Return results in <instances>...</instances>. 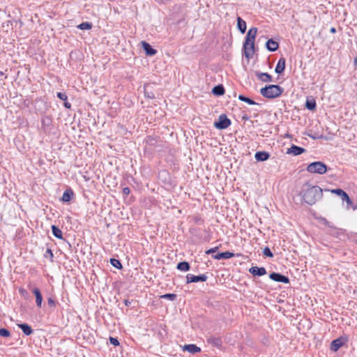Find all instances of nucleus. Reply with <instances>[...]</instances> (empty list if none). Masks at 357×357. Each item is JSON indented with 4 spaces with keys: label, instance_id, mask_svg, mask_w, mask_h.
Returning a JSON list of instances; mask_svg holds the SVG:
<instances>
[{
    "label": "nucleus",
    "instance_id": "a878e982",
    "mask_svg": "<svg viewBox=\"0 0 357 357\" xmlns=\"http://www.w3.org/2000/svg\"><path fill=\"white\" fill-rule=\"evenodd\" d=\"M177 268L181 271H188L190 269V265L186 261H182L178 264Z\"/></svg>",
    "mask_w": 357,
    "mask_h": 357
},
{
    "label": "nucleus",
    "instance_id": "20e7f679",
    "mask_svg": "<svg viewBox=\"0 0 357 357\" xmlns=\"http://www.w3.org/2000/svg\"><path fill=\"white\" fill-rule=\"evenodd\" d=\"M231 125L230 120L225 115H220L214 126L218 129H225Z\"/></svg>",
    "mask_w": 357,
    "mask_h": 357
},
{
    "label": "nucleus",
    "instance_id": "f704fd0d",
    "mask_svg": "<svg viewBox=\"0 0 357 357\" xmlns=\"http://www.w3.org/2000/svg\"><path fill=\"white\" fill-rule=\"evenodd\" d=\"M57 97H58L59 98H60L61 100H65V101H66V100H67V98H68V97H67V96L66 95V93H61V92H59V93H57Z\"/></svg>",
    "mask_w": 357,
    "mask_h": 357
},
{
    "label": "nucleus",
    "instance_id": "f03ea898",
    "mask_svg": "<svg viewBox=\"0 0 357 357\" xmlns=\"http://www.w3.org/2000/svg\"><path fill=\"white\" fill-rule=\"evenodd\" d=\"M283 92V89L278 85L271 84L265 86L260 90L261 94L267 98H275L280 96Z\"/></svg>",
    "mask_w": 357,
    "mask_h": 357
},
{
    "label": "nucleus",
    "instance_id": "cd10ccee",
    "mask_svg": "<svg viewBox=\"0 0 357 357\" xmlns=\"http://www.w3.org/2000/svg\"><path fill=\"white\" fill-rule=\"evenodd\" d=\"M77 28L82 30H89L92 28V24L90 22H82L77 26Z\"/></svg>",
    "mask_w": 357,
    "mask_h": 357
},
{
    "label": "nucleus",
    "instance_id": "9b49d317",
    "mask_svg": "<svg viewBox=\"0 0 357 357\" xmlns=\"http://www.w3.org/2000/svg\"><path fill=\"white\" fill-rule=\"evenodd\" d=\"M142 47L146 52V54L148 56H153L156 54V50L153 49L151 46L146 42L142 41L141 43Z\"/></svg>",
    "mask_w": 357,
    "mask_h": 357
},
{
    "label": "nucleus",
    "instance_id": "a19ab883",
    "mask_svg": "<svg viewBox=\"0 0 357 357\" xmlns=\"http://www.w3.org/2000/svg\"><path fill=\"white\" fill-rule=\"evenodd\" d=\"M47 252H48V254H50L51 257H52V256H53V254H52V252L51 250L48 249V250H47Z\"/></svg>",
    "mask_w": 357,
    "mask_h": 357
},
{
    "label": "nucleus",
    "instance_id": "393cba45",
    "mask_svg": "<svg viewBox=\"0 0 357 357\" xmlns=\"http://www.w3.org/2000/svg\"><path fill=\"white\" fill-rule=\"evenodd\" d=\"M52 234L53 235L59 238V239H62L63 238V234H62V231L60 229H59L57 227H56L55 225H52Z\"/></svg>",
    "mask_w": 357,
    "mask_h": 357
},
{
    "label": "nucleus",
    "instance_id": "0eeeda50",
    "mask_svg": "<svg viewBox=\"0 0 357 357\" xmlns=\"http://www.w3.org/2000/svg\"><path fill=\"white\" fill-rule=\"evenodd\" d=\"M270 278L274 281L283 282L285 284L289 282V280L287 277L276 273H272L270 274Z\"/></svg>",
    "mask_w": 357,
    "mask_h": 357
},
{
    "label": "nucleus",
    "instance_id": "72a5a7b5",
    "mask_svg": "<svg viewBox=\"0 0 357 357\" xmlns=\"http://www.w3.org/2000/svg\"><path fill=\"white\" fill-rule=\"evenodd\" d=\"M263 254L267 257H273V253L268 247L264 249Z\"/></svg>",
    "mask_w": 357,
    "mask_h": 357
},
{
    "label": "nucleus",
    "instance_id": "bb28decb",
    "mask_svg": "<svg viewBox=\"0 0 357 357\" xmlns=\"http://www.w3.org/2000/svg\"><path fill=\"white\" fill-rule=\"evenodd\" d=\"M212 91L216 96H221V95L224 94L225 89H224L223 86L218 85V86L213 87Z\"/></svg>",
    "mask_w": 357,
    "mask_h": 357
},
{
    "label": "nucleus",
    "instance_id": "58836bf2",
    "mask_svg": "<svg viewBox=\"0 0 357 357\" xmlns=\"http://www.w3.org/2000/svg\"><path fill=\"white\" fill-rule=\"evenodd\" d=\"M123 194L128 195L130 193V189L128 188H124L123 189Z\"/></svg>",
    "mask_w": 357,
    "mask_h": 357
},
{
    "label": "nucleus",
    "instance_id": "c85d7f7f",
    "mask_svg": "<svg viewBox=\"0 0 357 357\" xmlns=\"http://www.w3.org/2000/svg\"><path fill=\"white\" fill-rule=\"evenodd\" d=\"M238 99H239L240 100H242V101H243V102H247L248 104L251 105H256V104H257L254 100H251L250 98H247V97H245V96H243V95H239V96H238Z\"/></svg>",
    "mask_w": 357,
    "mask_h": 357
},
{
    "label": "nucleus",
    "instance_id": "7ed1b4c3",
    "mask_svg": "<svg viewBox=\"0 0 357 357\" xmlns=\"http://www.w3.org/2000/svg\"><path fill=\"white\" fill-rule=\"evenodd\" d=\"M307 171L312 174H324L327 172V166L322 162H314L308 165Z\"/></svg>",
    "mask_w": 357,
    "mask_h": 357
},
{
    "label": "nucleus",
    "instance_id": "6ab92c4d",
    "mask_svg": "<svg viewBox=\"0 0 357 357\" xmlns=\"http://www.w3.org/2000/svg\"><path fill=\"white\" fill-rule=\"evenodd\" d=\"M343 345V341L341 339H336L331 342V349L333 351H337Z\"/></svg>",
    "mask_w": 357,
    "mask_h": 357
},
{
    "label": "nucleus",
    "instance_id": "4be33fe9",
    "mask_svg": "<svg viewBox=\"0 0 357 357\" xmlns=\"http://www.w3.org/2000/svg\"><path fill=\"white\" fill-rule=\"evenodd\" d=\"M208 343L212 344L213 346L215 347H220L222 345V342L220 338L215 337H210L207 339Z\"/></svg>",
    "mask_w": 357,
    "mask_h": 357
},
{
    "label": "nucleus",
    "instance_id": "4468645a",
    "mask_svg": "<svg viewBox=\"0 0 357 357\" xmlns=\"http://www.w3.org/2000/svg\"><path fill=\"white\" fill-rule=\"evenodd\" d=\"M183 351H187L191 354H196L201 351V349L195 344H185L183 347Z\"/></svg>",
    "mask_w": 357,
    "mask_h": 357
},
{
    "label": "nucleus",
    "instance_id": "f257e3e1",
    "mask_svg": "<svg viewBox=\"0 0 357 357\" xmlns=\"http://www.w3.org/2000/svg\"><path fill=\"white\" fill-rule=\"evenodd\" d=\"M299 195L304 202L312 205L322 197V189L317 185L306 183L303 185Z\"/></svg>",
    "mask_w": 357,
    "mask_h": 357
},
{
    "label": "nucleus",
    "instance_id": "ddd939ff",
    "mask_svg": "<svg viewBox=\"0 0 357 357\" xmlns=\"http://www.w3.org/2000/svg\"><path fill=\"white\" fill-rule=\"evenodd\" d=\"M250 273L253 275L262 276L266 273V271L264 267H252L250 268Z\"/></svg>",
    "mask_w": 357,
    "mask_h": 357
},
{
    "label": "nucleus",
    "instance_id": "79ce46f5",
    "mask_svg": "<svg viewBox=\"0 0 357 357\" xmlns=\"http://www.w3.org/2000/svg\"><path fill=\"white\" fill-rule=\"evenodd\" d=\"M331 33H335V28H333H333H331Z\"/></svg>",
    "mask_w": 357,
    "mask_h": 357
},
{
    "label": "nucleus",
    "instance_id": "ea45409f",
    "mask_svg": "<svg viewBox=\"0 0 357 357\" xmlns=\"http://www.w3.org/2000/svg\"><path fill=\"white\" fill-rule=\"evenodd\" d=\"M64 106L66 107V108H70L71 107V105L70 102H67L66 100L64 102Z\"/></svg>",
    "mask_w": 357,
    "mask_h": 357
},
{
    "label": "nucleus",
    "instance_id": "37998d69",
    "mask_svg": "<svg viewBox=\"0 0 357 357\" xmlns=\"http://www.w3.org/2000/svg\"><path fill=\"white\" fill-rule=\"evenodd\" d=\"M20 291H21L22 294H24L26 292V291L24 290V289L20 290Z\"/></svg>",
    "mask_w": 357,
    "mask_h": 357
},
{
    "label": "nucleus",
    "instance_id": "2f4dec72",
    "mask_svg": "<svg viewBox=\"0 0 357 357\" xmlns=\"http://www.w3.org/2000/svg\"><path fill=\"white\" fill-rule=\"evenodd\" d=\"M176 297V294H166L161 296V298L169 299L171 301L175 300Z\"/></svg>",
    "mask_w": 357,
    "mask_h": 357
},
{
    "label": "nucleus",
    "instance_id": "412c9836",
    "mask_svg": "<svg viewBox=\"0 0 357 357\" xmlns=\"http://www.w3.org/2000/svg\"><path fill=\"white\" fill-rule=\"evenodd\" d=\"M73 195V192L71 189L66 190L61 197V200L63 202H68L71 200Z\"/></svg>",
    "mask_w": 357,
    "mask_h": 357
},
{
    "label": "nucleus",
    "instance_id": "f3484780",
    "mask_svg": "<svg viewBox=\"0 0 357 357\" xmlns=\"http://www.w3.org/2000/svg\"><path fill=\"white\" fill-rule=\"evenodd\" d=\"M234 256V254L230 252H220L213 256L215 259H230Z\"/></svg>",
    "mask_w": 357,
    "mask_h": 357
},
{
    "label": "nucleus",
    "instance_id": "423d86ee",
    "mask_svg": "<svg viewBox=\"0 0 357 357\" xmlns=\"http://www.w3.org/2000/svg\"><path fill=\"white\" fill-rule=\"evenodd\" d=\"M186 279L187 283L205 282L207 280V276L204 274L200 275H193L191 274H188L186 276Z\"/></svg>",
    "mask_w": 357,
    "mask_h": 357
},
{
    "label": "nucleus",
    "instance_id": "dca6fc26",
    "mask_svg": "<svg viewBox=\"0 0 357 357\" xmlns=\"http://www.w3.org/2000/svg\"><path fill=\"white\" fill-rule=\"evenodd\" d=\"M33 294L35 295L36 296V305L39 307H41L42 305V302H43V297H42V294L39 290V289L38 288H34L33 289Z\"/></svg>",
    "mask_w": 357,
    "mask_h": 357
},
{
    "label": "nucleus",
    "instance_id": "b1692460",
    "mask_svg": "<svg viewBox=\"0 0 357 357\" xmlns=\"http://www.w3.org/2000/svg\"><path fill=\"white\" fill-rule=\"evenodd\" d=\"M237 26L241 33H245L246 31V22L240 17H237Z\"/></svg>",
    "mask_w": 357,
    "mask_h": 357
},
{
    "label": "nucleus",
    "instance_id": "2eb2a0df",
    "mask_svg": "<svg viewBox=\"0 0 357 357\" xmlns=\"http://www.w3.org/2000/svg\"><path fill=\"white\" fill-rule=\"evenodd\" d=\"M257 77L264 82H268L272 81V77L266 73L256 72Z\"/></svg>",
    "mask_w": 357,
    "mask_h": 357
},
{
    "label": "nucleus",
    "instance_id": "a211bd4d",
    "mask_svg": "<svg viewBox=\"0 0 357 357\" xmlns=\"http://www.w3.org/2000/svg\"><path fill=\"white\" fill-rule=\"evenodd\" d=\"M285 68V59L284 58H281L275 67V71L276 73L280 74L282 73Z\"/></svg>",
    "mask_w": 357,
    "mask_h": 357
},
{
    "label": "nucleus",
    "instance_id": "aec40b11",
    "mask_svg": "<svg viewBox=\"0 0 357 357\" xmlns=\"http://www.w3.org/2000/svg\"><path fill=\"white\" fill-rule=\"evenodd\" d=\"M266 47L269 51L274 52L278 48V43L272 39L266 42Z\"/></svg>",
    "mask_w": 357,
    "mask_h": 357
},
{
    "label": "nucleus",
    "instance_id": "e433bc0d",
    "mask_svg": "<svg viewBox=\"0 0 357 357\" xmlns=\"http://www.w3.org/2000/svg\"><path fill=\"white\" fill-rule=\"evenodd\" d=\"M47 303H48V305L50 307H54L55 306V301L52 298H48Z\"/></svg>",
    "mask_w": 357,
    "mask_h": 357
},
{
    "label": "nucleus",
    "instance_id": "5701e85b",
    "mask_svg": "<svg viewBox=\"0 0 357 357\" xmlns=\"http://www.w3.org/2000/svg\"><path fill=\"white\" fill-rule=\"evenodd\" d=\"M17 326L22 330L26 335H29L33 333L31 328L26 324H19Z\"/></svg>",
    "mask_w": 357,
    "mask_h": 357
},
{
    "label": "nucleus",
    "instance_id": "c03bdc74",
    "mask_svg": "<svg viewBox=\"0 0 357 357\" xmlns=\"http://www.w3.org/2000/svg\"><path fill=\"white\" fill-rule=\"evenodd\" d=\"M354 63H355L356 65H357V58H356V59H354Z\"/></svg>",
    "mask_w": 357,
    "mask_h": 357
},
{
    "label": "nucleus",
    "instance_id": "9d476101",
    "mask_svg": "<svg viewBox=\"0 0 357 357\" xmlns=\"http://www.w3.org/2000/svg\"><path fill=\"white\" fill-rule=\"evenodd\" d=\"M331 192L340 196L343 201H346L348 204H351V202L348 195L342 189H333L331 190Z\"/></svg>",
    "mask_w": 357,
    "mask_h": 357
},
{
    "label": "nucleus",
    "instance_id": "473e14b6",
    "mask_svg": "<svg viewBox=\"0 0 357 357\" xmlns=\"http://www.w3.org/2000/svg\"><path fill=\"white\" fill-rule=\"evenodd\" d=\"M10 335V333L6 328H0V336L2 337H9Z\"/></svg>",
    "mask_w": 357,
    "mask_h": 357
},
{
    "label": "nucleus",
    "instance_id": "39448f33",
    "mask_svg": "<svg viewBox=\"0 0 357 357\" xmlns=\"http://www.w3.org/2000/svg\"><path fill=\"white\" fill-rule=\"evenodd\" d=\"M255 42L245 41L243 44L244 54L247 58L251 57L254 54Z\"/></svg>",
    "mask_w": 357,
    "mask_h": 357
},
{
    "label": "nucleus",
    "instance_id": "c9c22d12",
    "mask_svg": "<svg viewBox=\"0 0 357 357\" xmlns=\"http://www.w3.org/2000/svg\"><path fill=\"white\" fill-rule=\"evenodd\" d=\"M109 342L112 344L114 345V346H117L119 344V342L118 341L117 339L114 338V337H110L109 338Z\"/></svg>",
    "mask_w": 357,
    "mask_h": 357
},
{
    "label": "nucleus",
    "instance_id": "7c9ffc66",
    "mask_svg": "<svg viewBox=\"0 0 357 357\" xmlns=\"http://www.w3.org/2000/svg\"><path fill=\"white\" fill-rule=\"evenodd\" d=\"M305 106L306 107L310 109V110H312L315 108L316 107V103H315V101L314 100H307L306 102V104H305Z\"/></svg>",
    "mask_w": 357,
    "mask_h": 357
},
{
    "label": "nucleus",
    "instance_id": "f8f14e48",
    "mask_svg": "<svg viewBox=\"0 0 357 357\" xmlns=\"http://www.w3.org/2000/svg\"><path fill=\"white\" fill-rule=\"evenodd\" d=\"M257 29L255 27L251 28L247 33L245 41L255 42L257 36Z\"/></svg>",
    "mask_w": 357,
    "mask_h": 357
},
{
    "label": "nucleus",
    "instance_id": "1a4fd4ad",
    "mask_svg": "<svg viewBox=\"0 0 357 357\" xmlns=\"http://www.w3.org/2000/svg\"><path fill=\"white\" fill-rule=\"evenodd\" d=\"M270 157V154L266 151H257L255 153V158L258 162L267 160Z\"/></svg>",
    "mask_w": 357,
    "mask_h": 357
},
{
    "label": "nucleus",
    "instance_id": "c756f323",
    "mask_svg": "<svg viewBox=\"0 0 357 357\" xmlns=\"http://www.w3.org/2000/svg\"><path fill=\"white\" fill-rule=\"evenodd\" d=\"M111 264L114 266L115 268L118 269H121L122 268V265L119 260L116 259H110Z\"/></svg>",
    "mask_w": 357,
    "mask_h": 357
},
{
    "label": "nucleus",
    "instance_id": "6e6552de",
    "mask_svg": "<svg viewBox=\"0 0 357 357\" xmlns=\"http://www.w3.org/2000/svg\"><path fill=\"white\" fill-rule=\"evenodd\" d=\"M305 151V150L303 148L297 146L296 145H292L289 149H288L287 153L293 155H298L302 154Z\"/></svg>",
    "mask_w": 357,
    "mask_h": 357
},
{
    "label": "nucleus",
    "instance_id": "4c0bfd02",
    "mask_svg": "<svg viewBox=\"0 0 357 357\" xmlns=\"http://www.w3.org/2000/svg\"><path fill=\"white\" fill-rule=\"evenodd\" d=\"M217 250H218V247H215V248H211V249L208 250L206 252V254L213 253V252H216Z\"/></svg>",
    "mask_w": 357,
    "mask_h": 357
}]
</instances>
